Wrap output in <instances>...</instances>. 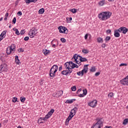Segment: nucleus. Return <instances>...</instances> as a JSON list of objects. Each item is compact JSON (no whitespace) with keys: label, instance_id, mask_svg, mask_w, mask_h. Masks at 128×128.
Listing matches in <instances>:
<instances>
[{"label":"nucleus","instance_id":"1","mask_svg":"<svg viewBox=\"0 0 128 128\" xmlns=\"http://www.w3.org/2000/svg\"><path fill=\"white\" fill-rule=\"evenodd\" d=\"M112 12H103L98 14V18L100 20H108L110 18Z\"/></svg>","mask_w":128,"mask_h":128},{"label":"nucleus","instance_id":"2","mask_svg":"<svg viewBox=\"0 0 128 128\" xmlns=\"http://www.w3.org/2000/svg\"><path fill=\"white\" fill-rule=\"evenodd\" d=\"M58 65H54L52 66L50 70V76L51 78H54L56 76V72H58Z\"/></svg>","mask_w":128,"mask_h":128},{"label":"nucleus","instance_id":"3","mask_svg":"<svg viewBox=\"0 0 128 128\" xmlns=\"http://www.w3.org/2000/svg\"><path fill=\"white\" fill-rule=\"evenodd\" d=\"M72 72V68H64V70L62 72L61 74L62 76H70V74Z\"/></svg>","mask_w":128,"mask_h":128},{"label":"nucleus","instance_id":"4","mask_svg":"<svg viewBox=\"0 0 128 128\" xmlns=\"http://www.w3.org/2000/svg\"><path fill=\"white\" fill-rule=\"evenodd\" d=\"M12 52H16V45L14 44H12L10 46L6 48L8 54H10Z\"/></svg>","mask_w":128,"mask_h":128},{"label":"nucleus","instance_id":"5","mask_svg":"<svg viewBox=\"0 0 128 128\" xmlns=\"http://www.w3.org/2000/svg\"><path fill=\"white\" fill-rule=\"evenodd\" d=\"M36 30L34 28H32L30 30L28 33V35L31 38H32L36 35Z\"/></svg>","mask_w":128,"mask_h":128},{"label":"nucleus","instance_id":"6","mask_svg":"<svg viewBox=\"0 0 128 128\" xmlns=\"http://www.w3.org/2000/svg\"><path fill=\"white\" fill-rule=\"evenodd\" d=\"M102 121L100 119H99L98 122L94 124L91 128H102Z\"/></svg>","mask_w":128,"mask_h":128},{"label":"nucleus","instance_id":"7","mask_svg":"<svg viewBox=\"0 0 128 128\" xmlns=\"http://www.w3.org/2000/svg\"><path fill=\"white\" fill-rule=\"evenodd\" d=\"M58 29L59 30V32L60 34H68V28L64 26H60L58 28Z\"/></svg>","mask_w":128,"mask_h":128},{"label":"nucleus","instance_id":"8","mask_svg":"<svg viewBox=\"0 0 128 128\" xmlns=\"http://www.w3.org/2000/svg\"><path fill=\"white\" fill-rule=\"evenodd\" d=\"M2 72H8V66L4 64H2L0 66V74H2Z\"/></svg>","mask_w":128,"mask_h":128},{"label":"nucleus","instance_id":"9","mask_svg":"<svg viewBox=\"0 0 128 128\" xmlns=\"http://www.w3.org/2000/svg\"><path fill=\"white\" fill-rule=\"evenodd\" d=\"M120 83L122 86H128V75L125 78L122 79L120 80Z\"/></svg>","mask_w":128,"mask_h":128},{"label":"nucleus","instance_id":"10","mask_svg":"<svg viewBox=\"0 0 128 128\" xmlns=\"http://www.w3.org/2000/svg\"><path fill=\"white\" fill-rule=\"evenodd\" d=\"M88 106L91 108H96L98 104V100H94L88 103Z\"/></svg>","mask_w":128,"mask_h":128},{"label":"nucleus","instance_id":"11","mask_svg":"<svg viewBox=\"0 0 128 128\" xmlns=\"http://www.w3.org/2000/svg\"><path fill=\"white\" fill-rule=\"evenodd\" d=\"M118 30H119V32H122L124 34H126L128 32V29L126 27H120Z\"/></svg>","mask_w":128,"mask_h":128},{"label":"nucleus","instance_id":"12","mask_svg":"<svg viewBox=\"0 0 128 128\" xmlns=\"http://www.w3.org/2000/svg\"><path fill=\"white\" fill-rule=\"evenodd\" d=\"M51 44L52 45V48H54L58 46V40H53L51 42Z\"/></svg>","mask_w":128,"mask_h":128},{"label":"nucleus","instance_id":"13","mask_svg":"<svg viewBox=\"0 0 128 128\" xmlns=\"http://www.w3.org/2000/svg\"><path fill=\"white\" fill-rule=\"evenodd\" d=\"M88 64L84 66V68L82 70V74H86V72H88Z\"/></svg>","mask_w":128,"mask_h":128},{"label":"nucleus","instance_id":"14","mask_svg":"<svg viewBox=\"0 0 128 128\" xmlns=\"http://www.w3.org/2000/svg\"><path fill=\"white\" fill-rule=\"evenodd\" d=\"M54 112V109H51L50 110L46 115V116L48 118H50L51 116H52V114Z\"/></svg>","mask_w":128,"mask_h":128},{"label":"nucleus","instance_id":"15","mask_svg":"<svg viewBox=\"0 0 128 128\" xmlns=\"http://www.w3.org/2000/svg\"><path fill=\"white\" fill-rule=\"evenodd\" d=\"M120 30H116L114 31V36L115 38H120Z\"/></svg>","mask_w":128,"mask_h":128},{"label":"nucleus","instance_id":"16","mask_svg":"<svg viewBox=\"0 0 128 128\" xmlns=\"http://www.w3.org/2000/svg\"><path fill=\"white\" fill-rule=\"evenodd\" d=\"M62 94H64V91L60 90L59 92L56 94L55 96L56 98H60V96H62Z\"/></svg>","mask_w":128,"mask_h":128},{"label":"nucleus","instance_id":"17","mask_svg":"<svg viewBox=\"0 0 128 128\" xmlns=\"http://www.w3.org/2000/svg\"><path fill=\"white\" fill-rule=\"evenodd\" d=\"M70 62H66L64 64V68H72L70 65Z\"/></svg>","mask_w":128,"mask_h":128},{"label":"nucleus","instance_id":"18","mask_svg":"<svg viewBox=\"0 0 128 128\" xmlns=\"http://www.w3.org/2000/svg\"><path fill=\"white\" fill-rule=\"evenodd\" d=\"M80 56L74 54L72 60H74V62H76L78 61V58Z\"/></svg>","mask_w":128,"mask_h":128},{"label":"nucleus","instance_id":"19","mask_svg":"<svg viewBox=\"0 0 128 128\" xmlns=\"http://www.w3.org/2000/svg\"><path fill=\"white\" fill-rule=\"evenodd\" d=\"M15 62L16 64H20V59H18V56H15Z\"/></svg>","mask_w":128,"mask_h":128},{"label":"nucleus","instance_id":"20","mask_svg":"<svg viewBox=\"0 0 128 128\" xmlns=\"http://www.w3.org/2000/svg\"><path fill=\"white\" fill-rule=\"evenodd\" d=\"M106 4V1L104 0H102L99 2L98 4L100 6H104Z\"/></svg>","mask_w":128,"mask_h":128},{"label":"nucleus","instance_id":"21","mask_svg":"<svg viewBox=\"0 0 128 128\" xmlns=\"http://www.w3.org/2000/svg\"><path fill=\"white\" fill-rule=\"evenodd\" d=\"M72 118H74V116L70 114L68 116V118H66V122H67L68 124V122H70V120H72Z\"/></svg>","mask_w":128,"mask_h":128},{"label":"nucleus","instance_id":"22","mask_svg":"<svg viewBox=\"0 0 128 128\" xmlns=\"http://www.w3.org/2000/svg\"><path fill=\"white\" fill-rule=\"evenodd\" d=\"M80 60V62H88V59L86 58H82V56H79Z\"/></svg>","mask_w":128,"mask_h":128},{"label":"nucleus","instance_id":"23","mask_svg":"<svg viewBox=\"0 0 128 128\" xmlns=\"http://www.w3.org/2000/svg\"><path fill=\"white\" fill-rule=\"evenodd\" d=\"M13 30H14V32H15L16 34H17V36H20V33L18 28H13Z\"/></svg>","mask_w":128,"mask_h":128},{"label":"nucleus","instance_id":"24","mask_svg":"<svg viewBox=\"0 0 128 128\" xmlns=\"http://www.w3.org/2000/svg\"><path fill=\"white\" fill-rule=\"evenodd\" d=\"M47 116H45L44 118H39V120H38V122H42V120H48Z\"/></svg>","mask_w":128,"mask_h":128},{"label":"nucleus","instance_id":"25","mask_svg":"<svg viewBox=\"0 0 128 128\" xmlns=\"http://www.w3.org/2000/svg\"><path fill=\"white\" fill-rule=\"evenodd\" d=\"M6 30H4L2 32L0 36L4 38H6Z\"/></svg>","mask_w":128,"mask_h":128},{"label":"nucleus","instance_id":"26","mask_svg":"<svg viewBox=\"0 0 128 128\" xmlns=\"http://www.w3.org/2000/svg\"><path fill=\"white\" fill-rule=\"evenodd\" d=\"M97 42H98L102 44V42H104V40L102 39V38L99 37L97 38Z\"/></svg>","mask_w":128,"mask_h":128},{"label":"nucleus","instance_id":"27","mask_svg":"<svg viewBox=\"0 0 128 128\" xmlns=\"http://www.w3.org/2000/svg\"><path fill=\"white\" fill-rule=\"evenodd\" d=\"M43 52H44V56H48V54H49V52H50V50L45 49V50H43Z\"/></svg>","mask_w":128,"mask_h":128},{"label":"nucleus","instance_id":"28","mask_svg":"<svg viewBox=\"0 0 128 128\" xmlns=\"http://www.w3.org/2000/svg\"><path fill=\"white\" fill-rule=\"evenodd\" d=\"M76 64L73 63L72 62H70V66H71V68L72 70H74V68H76Z\"/></svg>","mask_w":128,"mask_h":128},{"label":"nucleus","instance_id":"29","mask_svg":"<svg viewBox=\"0 0 128 128\" xmlns=\"http://www.w3.org/2000/svg\"><path fill=\"white\" fill-rule=\"evenodd\" d=\"M44 12V8H42L38 10L39 14H42Z\"/></svg>","mask_w":128,"mask_h":128},{"label":"nucleus","instance_id":"30","mask_svg":"<svg viewBox=\"0 0 128 128\" xmlns=\"http://www.w3.org/2000/svg\"><path fill=\"white\" fill-rule=\"evenodd\" d=\"M76 110H78V108L75 107L71 110V112H72L73 114H76Z\"/></svg>","mask_w":128,"mask_h":128},{"label":"nucleus","instance_id":"31","mask_svg":"<svg viewBox=\"0 0 128 128\" xmlns=\"http://www.w3.org/2000/svg\"><path fill=\"white\" fill-rule=\"evenodd\" d=\"M128 124V118H126L124 120L122 124H124V126H126Z\"/></svg>","mask_w":128,"mask_h":128},{"label":"nucleus","instance_id":"32","mask_svg":"<svg viewBox=\"0 0 128 128\" xmlns=\"http://www.w3.org/2000/svg\"><path fill=\"white\" fill-rule=\"evenodd\" d=\"M76 100V99H72L70 100H66V102L68 104H72V102H74Z\"/></svg>","mask_w":128,"mask_h":128},{"label":"nucleus","instance_id":"33","mask_svg":"<svg viewBox=\"0 0 128 128\" xmlns=\"http://www.w3.org/2000/svg\"><path fill=\"white\" fill-rule=\"evenodd\" d=\"M114 96V94L112 92H110L108 94V98H112V96Z\"/></svg>","mask_w":128,"mask_h":128},{"label":"nucleus","instance_id":"34","mask_svg":"<svg viewBox=\"0 0 128 128\" xmlns=\"http://www.w3.org/2000/svg\"><path fill=\"white\" fill-rule=\"evenodd\" d=\"M90 52V51H88V50L86 49H83L82 50V52H83V54H88V52Z\"/></svg>","mask_w":128,"mask_h":128},{"label":"nucleus","instance_id":"35","mask_svg":"<svg viewBox=\"0 0 128 128\" xmlns=\"http://www.w3.org/2000/svg\"><path fill=\"white\" fill-rule=\"evenodd\" d=\"M109 40H110V36H107L105 38V42H108Z\"/></svg>","mask_w":128,"mask_h":128},{"label":"nucleus","instance_id":"36","mask_svg":"<svg viewBox=\"0 0 128 128\" xmlns=\"http://www.w3.org/2000/svg\"><path fill=\"white\" fill-rule=\"evenodd\" d=\"M92 72H96V66H92L90 70Z\"/></svg>","mask_w":128,"mask_h":128},{"label":"nucleus","instance_id":"37","mask_svg":"<svg viewBox=\"0 0 128 128\" xmlns=\"http://www.w3.org/2000/svg\"><path fill=\"white\" fill-rule=\"evenodd\" d=\"M12 102H18V98L14 97L12 99Z\"/></svg>","mask_w":128,"mask_h":128},{"label":"nucleus","instance_id":"38","mask_svg":"<svg viewBox=\"0 0 128 128\" xmlns=\"http://www.w3.org/2000/svg\"><path fill=\"white\" fill-rule=\"evenodd\" d=\"M20 100L22 102H24L26 101V98L20 97Z\"/></svg>","mask_w":128,"mask_h":128},{"label":"nucleus","instance_id":"39","mask_svg":"<svg viewBox=\"0 0 128 128\" xmlns=\"http://www.w3.org/2000/svg\"><path fill=\"white\" fill-rule=\"evenodd\" d=\"M60 41L63 44H64V42H66V40L64 38H60Z\"/></svg>","mask_w":128,"mask_h":128},{"label":"nucleus","instance_id":"40","mask_svg":"<svg viewBox=\"0 0 128 128\" xmlns=\"http://www.w3.org/2000/svg\"><path fill=\"white\" fill-rule=\"evenodd\" d=\"M71 90L72 92H76V86H73L71 88Z\"/></svg>","mask_w":128,"mask_h":128},{"label":"nucleus","instance_id":"41","mask_svg":"<svg viewBox=\"0 0 128 128\" xmlns=\"http://www.w3.org/2000/svg\"><path fill=\"white\" fill-rule=\"evenodd\" d=\"M70 12H72L73 14H76V9L72 8L70 10Z\"/></svg>","mask_w":128,"mask_h":128},{"label":"nucleus","instance_id":"42","mask_svg":"<svg viewBox=\"0 0 128 128\" xmlns=\"http://www.w3.org/2000/svg\"><path fill=\"white\" fill-rule=\"evenodd\" d=\"M88 94V90L86 89L84 90H83V94L84 96H86Z\"/></svg>","mask_w":128,"mask_h":128},{"label":"nucleus","instance_id":"43","mask_svg":"<svg viewBox=\"0 0 128 128\" xmlns=\"http://www.w3.org/2000/svg\"><path fill=\"white\" fill-rule=\"evenodd\" d=\"M12 22L14 24H15L16 22V18L14 17L12 20Z\"/></svg>","mask_w":128,"mask_h":128},{"label":"nucleus","instance_id":"44","mask_svg":"<svg viewBox=\"0 0 128 128\" xmlns=\"http://www.w3.org/2000/svg\"><path fill=\"white\" fill-rule=\"evenodd\" d=\"M24 52V50L22 48H20V50H18V52Z\"/></svg>","mask_w":128,"mask_h":128},{"label":"nucleus","instance_id":"45","mask_svg":"<svg viewBox=\"0 0 128 128\" xmlns=\"http://www.w3.org/2000/svg\"><path fill=\"white\" fill-rule=\"evenodd\" d=\"M77 74L78 76H84V74H82V71H80L79 72H78Z\"/></svg>","mask_w":128,"mask_h":128},{"label":"nucleus","instance_id":"46","mask_svg":"<svg viewBox=\"0 0 128 128\" xmlns=\"http://www.w3.org/2000/svg\"><path fill=\"white\" fill-rule=\"evenodd\" d=\"M128 66L127 64L122 63L120 65V66Z\"/></svg>","mask_w":128,"mask_h":128},{"label":"nucleus","instance_id":"47","mask_svg":"<svg viewBox=\"0 0 128 128\" xmlns=\"http://www.w3.org/2000/svg\"><path fill=\"white\" fill-rule=\"evenodd\" d=\"M75 62L77 64H78L79 66H82V62H80H80L78 60H77Z\"/></svg>","mask_w":128,"mask_h":128},{"label":"nucleus","instance_id":"48","mask_svg":"<svg viewBox=\"0 0 128 128\" xmlns=\"http://www.w3.org/2000/svg\"><path fill=\"white\" fill-rule=\"evenodd\" d=\"M28 40H30V38L28 36H26L24 38V40H25V42H27Z\"/></svg>","mask_w":128,"mask_h":128},{"label":"nucleus","instance_id":"49","mask_svg":"<svg viewBox=\"0 0 128 128\" xmlns=\"http://www.w3.org/2000/svg\"><path fill=\"white\" fill-rule=\"evenodd\" d=\"M100 72H96L95 74V76H100Z\"/></svg>","mask_w":128,"mask_h":128},{"label":"nucleus","instance_id":"50","mask_svg":"<svg viewBox=\"0 0 128 128\" xmlns=\"http://www.w3.org/2000/svg\"><path fill=\"white\" fill-rule=\"evenodd\" d=\"M24 30H22L20 32V34H24Z\"/></svg>","mask_w":128,"mask_h":128},{"label":"nucleus","instance_id":"51","mask_svg":"<svg viewBox=\"0 0 128 128\" xmlns=\"http://www.w3.org/2000/svg\"><path fill=\"white\" fill-rule=\"evenodd\" d=\"M85 96L84 94H80L78 96L80 98H84Z\"/></svg>","mask_w":128,"mask_h":128},{"label":"nucleus","instance_id":"52","mask_svg":"<svg viewBox=\"0 0 128 128\" xmlns=\"http://www.w3.org/2000/svg\"><path fill=\"white\" fill-rule=\"evenodd\" d=\"M26 4H30V2H32V0H25Z\"/></svg>","mask_w":128,"mask_h":128},{"label":"nucleus","instance_id":"53","mask_svg":"<svg viewBox=\"0 0 128 128\" xmlns=\"http://www.w3.org/2000/svg\"><path fill=\"white\" fill-rule=\"evenodd\" d=\"M106 34H110L111 32H112V30H106Z\"/></svg>","mask_w":128,"mask_h":128},{"label":"nucleus","instance_id":"54","mask_svg":"<svg viewBox=\"0 0 128 128\" xmlns=\"http://www.w3.org/2000/svg\"><path fill=\"white\" fill-rule=\"evenodd\" d=\"M17 14H18V16H22V12L20 11L18 12Z\"/></svg>","mask_w":128,"mask_h":128},{"label":"nucleus","instance_id":"55","mask_svg":"<svg viewBox=\"0 0 128 128\" xmlns=\"http://www.w3.org/2000/svg\"><path fill=\"white\" fill-rule=\"evenodd\" d=\"M106 46V44H102V48H104Z\"/></svg>","mask_w":128,"mask_h":128},{"label":"nucleus","instance_id":"56","mask_svg":"<svg viewBox=\"0 0 128 128\" xmlns=\"http://www.w3.org/2000/svg\"><path fill=\"white\" fill-rule=\"evenodd\" d=\"M62 70V66H60L58 68L59 72H60V70Z\"/></svg>","mask_w":128,"mask_h":128},{"label":"nucleus","instance_id":"57","mask_svg":"<svg viewBox=\"0 0 128 128\" xmlns=\"http://www.w3.org/2000/svg\"><path fill=\"white\" fill-rule=\"evenodd\" d=\"M70 114L73 116H76V114L73 113L72 112V111H70Z\"/></svg>","mask_w":128,"mask_h":128},{"label":"nucleus","instance_id":"58","mask_svg":"<svg viewBox=\"0 0 128 128\" xmlns=\"http://www.w3.org/2000/svg\"><path fill=\"white\" fill-rule=\"evenodd\" d=\"M88 34H86L84 36V39L85 40H88Z\"/></svg>","mask_w":128,"mask_h":128},{"label":"nucleus","instance_id":"59","mask_svg":"<svg viewBox=\"0 0 128 128\" xmlns=\"http://www.w3.org/2000/svg\"><path fill=\"white\" fill-rule=\"evenodd\" d=\"M82 92V89H79L76 92V94H78V92Z\"/></svg>","mask_w":128,"mask_h":128},{"label":"nucleus","instance_id":"60","mask_svg":"<svg viewBox=\"0 0 128 128\" xmlns=\"http://www.w3.org/2000/svg\"><path fill=\"white\" fill-rule=\"evenodd\" d=\"M4 38H3L0 35V42H2V40H4Z\"/></svg>","mask_w":128,"mask_h":128},{"label":"nucleus","instance_id":"61","mask_svg":"<svg viewBox=\"0 0 128 128\" xmlns=\"http://www.w3.org/2000/svg\"><path fill=\"white\" fill-rule=\"evenodd\" d=\"M32 2H36L38 0H31Z\"/></svg>","mask_w":128,"mask_h":128},{"label":"nucleus","instance_id":"62","mask_svg":"<svg viewBox=\"0 0 128 128\" xmlns=\"http://www.w3.org/2000/svg\"><path fill=\"white\" fill-rule=\"evenodd\" d=\"M8 13H6L5 14V17L8 18Z\"/></svg>","mask_w":128,"mask_h":128},{"label":"nucleus","instance_id":"63","mask_svg":"<svg viewBox=\"0 0 128 128\" xmlns=\"http://www.w3.org/2000/svg\"><path fill=\"white\" fill-rule=\"evenodd\" d=\"M104 128H112L111 126H106Z\"/></svg>","mask_w":128,"mask_h":128},{"label":"nucleus","instance_id":"64","mask_svg":"<svg viewBox=\"0 0 128 128\" xmlns=\"http://www.w3.org/2000/svg\"><path fill=\"white\" fill-rule=\"evenodd\" d=\"M69 20L70 22H71V20H72V18H69Z\"/></svg>","mask_w":128,"mask_h":128}]
</instances>
